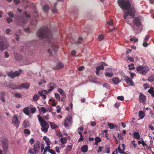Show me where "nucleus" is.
Here are the masks:
<instances>
[{"label":"nucleus","instance_id":"nucleus-44","mask_svg":"<svg viewBox=\"0 0 154 154\" xmlns=\"http://www.w3.org/2000/svg\"><path fill=\"white\" fill-rule=\"evenodd\" d=\"M36 110V109L35 107H31L30 109V112H31L33 114Z\"/></svg>","mask_w":154,"mask_h":154},{"label":"nucleus","instance_id":"nucleus-48","mask_svg":"<svg viewBox=\"0 0 154 154\" xmlns=\"http://www.w3.org/2000/svg\"><path fill=\"white\" fill-rule=\"evenodd\" d=\"M67 120V117H66L65 119L64 122V124L65 127L67 128V123L66 122V121Z\"/></svg>","mask_w":154,"mask_h":154},{"label":"nucleus","instance_id":"nucleus-41","mask_svg":"<svg viewBox=\"0 0 154 154\" xmlns=\"http://www.w3.org/2000/svg\"><path fill=\"white\" fill-rule=\"evenodd\" d=\"M55 96L56 98V99L58 100H60V97L59 94L57 93H55Z\"/></svg>","mask_w":154,"mask_h":154},{"label":"nucleus","instance_id":"nucleus-21","mask_svg":"<svg viewBox=\"0 0 154 154\" xmlns=\"http://www.w3.org/2000/svg\"><path fill=\"white\" fill-rule=\"evenodd\" d=\"M138 114L139 116L141 119H143L145 116L144 112L142 111H139Z\"/></svg>","mask_w":154,"mask_h":154},{"label":"nucleus","instance_id":"nucleus-24","mask_svg":"<svg viewBox=\"0 0 154 154\" xmlns=\"http://www.w3.org/2000/svg\"><path fill=\"white\" fill-rule=\"evenodd\" d=\"M39 97L38 95L35 94L33 97L32 100L34 101H37L39 99Z\"/></svg>","mask_w":154,"mask_h":154},{"label":"nucleus","instance_id":"nucleus-60","mask_svg":"<svg viewBox=\"0 0 154 154\" xmlns=\"http://www.w3.org/2000/svg\"><path fill=\"white\" fill-rule=\"evenodd\" d=\"M60 148L58 146H56V152L57 153H59L60 152Z\"/></svg>","mask_w":154,"mask_h":154},{"label":"nucleus","instance_id":"nucleus-42","mask_svg":"<svg viewBox=\"0 0 154 154\" xmlns=\"http://www.w3.org/2000/svg\"><path fill=\"white\" fill-rule=\"evenodd\" d=\"M57 91L62 96H64V95L63 93V91L61 89L59 88L58 89Z\"/></svg>","mask_w":154,"mask_h":154},{"label":"nucleus","instance_id":"nucleus-38","mask_svg":"<svg viewBox=\"0 0 154 154\" xmlns=\"http://www.w3.org/2000/svg\"><path fill=\"white\" fill-rule=\"evenodd\" d=\"M134 65L133 63H132L131 64L128 65V67H129V70L134 69Z\"/></svg>","mask_w":154,"mask_h":154},{"label":"nucleus","instance_id":"nucleus-10","mask_svg":"<svg viewBox=\"0 0 154 154\" xmlns=\"http://www.w3.org/2000/svg\"><path fill=\"white\" fill-rule=\"evenodd\" d=\"M34 151L35 153L39 151L40 150V142L38 141H36V143L34 144Z\"/></svg>","mask_w":154,"mask_h":154},{"label":"nucleus","instance_id":"nucleus-47","mask_svg":"<svg viewBox=\"0 0 154 154\" xmlns=\"http://www.w3.org/2000/svg\"><path fill=\"white\" fill-rule=\"evenodd\" d=\"M103 148V146L101 147L100 146H99L98 147V150L97 151V152L98 153H99L102 152Z\"/></svg>","mask_w":154,"mask_h":154},{"label":"nucleus","instance_id":"nucleus-32","mask_svg":"<svg viewBox=\"0 0 154 154\" xmlns=\"http://www.w3.org/2000/svg\"><path fill=\"white\" fill-rule=\"evenodd\" d=\"M67 140L66 137H63L61 139L60 141L62 143L64 144L66 143Z\"/></svg>","mask_w":154,"mask_h":154},{"label":"nucleus","instance_id":"nucleus-26","mask_svg":"<svg viewBox=\"0 0 154 154\" xmlns=\"http://www.w3.org/2000/svg\"><path fill=\"white\" fill-rule=\"evenodd\" d=\"M23 125L24 128H27L29 126V122L26 120H25L23 123Z\"/></svg>","mask_w":154,"mask_h":154},{"label":"nucleus","instance_id":"nucleus-40","mask_svg":"<svg viewBox=\"0 0 154 154\" xmlns=\"http://www.w3.org/2000/svg\"><path fill=\"white\" fill-rule=\"evenodd\" d=\"M40 109L43 113H45L47 111V110L46 108L43 106L41 107Z\"/></svg>","mask_w":154,"mask_h":154},{"label":"nucleus","instance_id":"nucleus-19","mask_svg":"<svg viewBox=\"0 0 154 154\" xmlns=\"http://www.w3.org/2000/svg\"><path fill=\"white\" fill-rule=\"evenodd\" d=\"M112 81L113 83L116 84H118L120 82L119 79L118 77H115L112 79Z\"/></svg>","mask_w":154,"mask_h":154},{"label":"nucleus","instance_id":"nucleus-6","mask_svg":"<svg viewBox=\"0 0 154 154\" xmlns=\"http://www.w3.org/2000/svg\"><path fill=\"white\" fill-rule=\"evenodd\" d=\"M20 122L18 120L16 115L13 116L12 119V124L16 128H18L19 126Z\"/></svg>","mask_w":154,"mask_h":154},{"label":"nucleus","instance_id":"nucleus-13","mask_svg":"<svg viewBox=\"0 0 154 154\" xmlns=\"http://www.w3.org/2000/svg\"><path fill=\"white\" fill-rule=\"evenodd\" d=\"M134 24L137 26H140L141 24L140 20L138 18H136L134 19Z\"/></svg>","mask_w":154,"mask_h":154},{"label":"nucleus","instance_id":"nucleus-12","mask_svg":"<svg viewBox=\"0 0 154 154\" xmlns=\"http://www.w3.org/2000/svg\"><path fill=\"white\" fill-rule=\"evenodd\" d=\"M139 102L142 103H144L146 99V97L142 93H140L139 97Z\"/></svg>","mask_w":154,"mask_h":154},{"label":"nucleus","instance_id":"nucleus-31","mask_svg":"<svg viewBox=\"0 0 154 154\" xmlns=\"http://www.w3.org/2000/svg\"><path fill=\"white\" fill-rule=\"evenodd\" d=\"M113 73H110L109 72H106L105 73V75L106 76L112 77L113 76Z\"/></svg>","mask_w":154,"mask_h":154},{"label":"nucleus","instance_id":"nucleus-35","mask_svg":"<svg viewBox=\"0 0 154 154\" xmlns=\"http://www.w3.org/2000/svg\"><path fill=\"white\" fill-rule=\"evenodd\" d=\"M13 36L17 40V41H19L20 38L19 36L18 35L16 34H14L13 35Z\"/></svg>","mask_w":154,"mask_h":154},{"label":"nucleus","instance_id":"nucleus-18","mask_svg":"<svg viewBox=\"0 0 154 154\" xmlns=\"http://www.w3.org/2000/svg\"><path fill=\"white\" fill-rule=\"evenodd\" d=\"M64 65L62 63H59L58 65L55 67H54V69L56 70L58 69H61L63 66Z\"/></svg>","mask_w":154,"mask_h":154},{"label":"nucleus","instance_id":"nucleus-37","mask_svg":"<svg viewBox=\"0 0 154 154\" xmlns=\"http://www.w3.org/2000/svg\"><path fill=\"white\" fill-rule=\"evenodd\" d=\"M134 136L137 138L138 139L140 137V136L138 133L135 132L134 134Z\"/></svg>","mask_w":154,"mask_h":154},{"label":"nucleus","instance_id":"nucleus-22","mask_svg":"<svg viewBox=\"0 0 154 154\" xmlns=\"http://www.w3.org/2000/svg\"><path fill=\"white\" fill-rule=\"evenodd\" d=\"M95 143L96 145H97L98 143L100 142L101 141V139L99 137H97L95 138Z\"/></svg>","mask_w":154,"mask_h":154},{"label":"nucleus","instance_id":"nucleus-43","mask_svg":"<svg viewBox=\"0 0 154 154\" xmlns=\"http://www.w3.org/2000/svg\"><path fill=\"white\" fill-rule=\"evenodd\" d=\"M42 131L45 132H46L48 131V128H45V127H42L41 128Z\"/></svg>","mask_w":154,"mask_h":154},{"label":"nucleus","instance_id":"nucleus-4","mask_svg":"<svg viewBox=\"0 0 154 154\" xmlns=\"http://www.w3.org/2000/svg\"><path fill=\"white\" fill-rule=\"evenodd\" d=\"M149 68L146 66H140L136 68L137 72L143 75H145L149 70Z\"/></svg>","mask_w":154,"mask_h":154},{"label":"nucleus","instance_id":"nucleus-16","mask_svg":"<svg viewBox=\"0 0 154 154\" xmlns=\"http://www.w3.org/2000/svg\"><path fill=\"white\" fill-rule=\"evenodd\" d=\"M88 148L87 145H84L81 148V151L83 152H86L88 151Z\"/></svg>","mask_w":154,"mask_h":154},{"label":"nucleus","instance_id":"nucleus-52","mask_svg":"<svg viewBox=\"0 0 154 154\" xmlns=\"http://www.w3.org/2000/svg\"><path fill=\"white\" fill-rule=\"evenodd\" d=\"M104 36L103 35H100L98 37V38L100 40H102L103 39Z\"/></svg>","mask_w":154,"mask_h":154},{"label":"nucleus","instance_id":"nucleus-64","mask_svg":"<svg viewBox=\"0 0 154 154\" xmlns=\"http://www.w3.org/2000/svg\"><path fill=\"white\" fill-rule=\"evenodd\" d=\"M142 45L143 47H146L147 46L148 44L146 42H144L143 43Z\"/></svg>","mask_w":154,"mask_h":154},{"label":"nucleus","instance_id":"nucleus-14","mask_svg":"<svg viewBox=\"0 0 154 154\" xmlns=\"http://www.w3.org/2000/svg\"><path fill=\"white\" fill-rule=\"evenodd\" d=\"M68 128L71 126L73 122L71 116H68Z\"/></svg>","mask_w":154,"mask_h":154},{"label":"nucleus","instance_id":"nucleus-2","mask_svg":"<svg viewBox=\"0 0 154 154\" xmlns=\"http://www.w3.org/2000/svg\"><path fill=\"white\" fill-rule=\"evenodd\" d=\"M117 3L122 9L128 10L124 13L123 17L124 19H126L128 16H131V18L135 16V9L134 7H131V5L129 0H118Z\"/></svg>","mask_w":154,"mask_h":154},{"label":"nucleus","instance_id":"nucleus-55","mask_svg":"<svg viewBox=\"0 0 154 154\" xmlns=\"http://www.w3.org/2000/svg\"><path fill=\"white\" fill-rule=\"evenodd\" d=\"M34 142V140L33 138H31L29 140L30 143L32 145L33 143Z\"/></svg>","mask_w":154,"mask_h":154},{"label":"nucleus","instance_id":"nucleus-15","mask_svg":"<svg viewBox=\"0 0 154 154\" xmlns=\"http://www.w3.org/2000/svg\"><path fill=\"white\" fill-rule=\"evenodd\" d=\"M108 125L109 126L110 129H115L118 128V125L114 124L112 123H109L108 124Z\"/></svg>","mask_w":154,"mask_h":154},{"label":"nucleus","instance_id":"nucleus-56","mask_svg":"<svg viewBox=\"0 0 154 154\" xmlns=\"http://www.w3.org/2000/svg\"><path fill=\"white\" fill-rule=\"evenodd\" d=\"M150 37L149 35H146L145 38H144V40L147 41L148 40Z\"/></svg>","mask_w":154,"mask_h":154},{"label":"nucleus","instance_id":"nucleus-8","mask_svg":"<svg viewBox=\"0 0 154 154\" xmlns=\"http://www.w3.org/2000/svg\"><path fill=\"white\" fill-rule=\"evenodd\" d=\"M123 78L127 84L131 86H133L134 85L132 80L128 76L125 75L123 76Z\"/></svg>","mask_w":154,"mask_h":154},{"label":"nucleus","instance_id":"nucleus-3","mask_svg":"<svg viewBox=\"0 0 154 154\" xmlns=\"http://www.w3.org/2000/svg\"><path fill=\"white\" fill-rule=\"evenodd\" d=\"M9 46V44L6 39L2 36H0V50L2 51L7 48Z\"/></svg>","mask_w":154,"mask_h":154},{"label":"nucleus","instance_id":"nucleus-58","mask_svg":"<svg viewBox=\"0 0 154 154\" xmlns=\"http://www.w3.org/2000/svg\"><path fill=\"white\" fill-rule=\"evenodd\" d=\"M84 130V127L83 126H81L78 129V131H83Z\"/></svg>","mask_w":154,"mask_h":154},{"label":"nucleus","instance_id":"nucleus-5","mask_svg":"<svg viewBox=\"0 0 154 154\" xmlns=\"http://www.w3.org/2000/svg\"><path fill=\"white\" fill-rule=\"evenodd\" d=\"M1 142L2 143L3 151L6 154L9 147V143L8 140L5 138H3L2 139Z\"/></svg>","mask_w":154,"mask_h":154},{"label":"nucleus","instance_id":"nucleus-20","mask_svg":"<svg viewBox=\"0 0 154 154\" xmlns=\"http://www.w3.org/2000/svg\"><path fill=\"white\" fill-rule=\"evenodd\" d=\"M50 89L48 90L49 91H51L54 88L56 87V85L53 83H51L50 84Z\"/></svg>","mask_w":154,"mask_h":154},{"label":"nucleus","instance_id":"nucleus-11","mask_svg":"<svg viewBox=\"0 0 154 154\" xmlns=\"http://www.w3.org/2000/svg\"><path fill=\"white\" fill-rule=\"evenodd\" d=\"M30 86L29 83L26 82L25 83H22L20 86L19 85V88H25L27 89L29 88Z\"/></svg>","mask_w":154,"mask_h":154},{"label":"nucleus","instance_id":"nucleus-7","mask_svg":"<svg viewBox=\"0 0 154 154\" xmlns=\"http://www.w3.org/2000/svg\"><path fill=\"white\" fill-rule=\"evenodd\" d=\"M21 73L22 70H20L14 72H10L8 73V75L9 77L13 79L15 77L19 76L21 74Z\"/></svg>","mask_w":154,"mask_h":154},{"label":"nucleus","instance_id":"nucleus-49","mask_svg":"<svg viewBox=\"0 0 154 154\" xmlns=\"http://www.w3.org/2000/svg\"><path fill=\"white\" fill-rule=\"evenodd\" d=\"M6 20L7 23L8 24L10 23L11 22L13 21V20L11 18H6Z\"/></svg>","mask_w":154,"mask_h":154},{"label":"nucleus","instance_id":"nucleus-25","mask_svg":"<svg viewBox=\"0 0 154 154\" xmlns=\"http://www.w3.org/2000/svg\"><path fill=\"white\" fill-rule=\"evenodd\" d=\"M51 127L52 129H54L57 127V125L54 122H49Z\"/></svg>","mask_w":154,"mask_h":154},{"label":"nucleus","instance_id":"nucleus-30","mask_svg":"<svg viewBox=\"0 0 154 154\" xmlns=\"http://www.w3.org/2000/svg\"><path fill=\"white\" fill-rule=\"evenodd\" d=\"M37 117L38 119V120L40 122H41L44 121L43 118H42V117L39 115H38Z\"/></svg>","mask_w":154,"mask_h":154},{"label":"nucleus","instance_id":"nucleus-1","mask_svg":"<svg viewBox=\"0 0 154 154\" xmlns=\"http://www.w3.org/2000/svg\"><path fill=\"white\" fill-rule=\"evenodd\" d=\"M37 35L40 38L45 39L49 47L51 48L48 50V52L51 56L53 55V51L55 52L57 48V46L54 43L52 40V37L49 29L45 27L40 29L37 32Z\"/></svg>","mask_w":154,"mask_h":154},{"label":"nucleus","instance_id":"nucleus-9","mask_svg":"<svg viewBox=\"0 0 154 154\" xmlns=\"http://www.w3.org/2000/svg\"><path fill=\"white\" fill-rule=\"evenodd\" d=\"M38 93L42 97L43 99L46 98V95L48 93V91L45 90L39 91L38 92Z\"/></svg>","mask_w":154,"mask_h":154},{"label":"nucleus","instance_id":"nucleus-62","mask_svg":"<svg viewBox=\"0 0 154 154\" xmlns=\"http://www.w3.org/2000/svg\"><path fill=\"white\" fill-rule=\"evenodd\" d=\"M71 55L72 56H74L75 55V54H76V51H75V50L72 51H71Z\"/></svg>","mask_w":154,"mask_h":154},{"label":"nucleus","instance_id":"nucleus-39","mask_svg":"<svg viewBox=\"0 0 154 154\" xmlns=\"http://www.w3.org/2000/svg\"><path fill=\"white\" fill-rule=\"evenodd\" d=\"M148 80L151 82L154 81V77L153 76H151L149 77L148 78Z\"/></svg>","mask_w":154,"mask_h":154},{"label":"nucleus","instance_id":"nucleus-59","mask_svg":"<svg viewBox=\"0 0 154 154\" xmlns=\"http://www.w3.org/2000/svg\"><path fill=\"white\" fill-rule=\"evenodd\" d=\"M52 12L53 13H56L57 12V10L56 9V8H54L52 10Z\"/></svg>","mask_w":154,"mask_h":154},{"label":"nucleus","instance_id":"nucleus-51","mask_svg":"<svg viewBox=\"0 0 154 154\" xmlns=\"http://www.w3.org/2000/svg\"><path fill=\"white\" fill-rule=\"evenodd\" d=\"M11 30L10 29H7L5 30V33L7 35H8L11 32Z\"/></svg>","mask_w":154,"mask_h":154},{"label":"nucleus","instance_id":"nucleus-57","mask_svg":"<svg viewBox=\"0 0 154 154\" xmlns=\"http://www.w3.org/2000/svg\"><path fill=\"white\" fill-rule=\"evenodd\" d=\"M49 152L52 154H56V153L52 149H49Z\"/></svg>","mask_w":154,"mask_h":154},{"label":"nucleus","instance_id":"nucleus-36","mask_svg":"<svg viewBox=\"0 0 154 154\" xmlns=\"http://www.w3.org/2000/svg\"><path fill=\"white\" fill-rule=\"evenodd\" d=\"M47 125V123L46 122L44 121L41 122V125L42 127H45Z\"/></svg>","mask_w":154,"mask_h":154},{"label":"nucleus","instance_id":"nucleus-33","mask_svg":"<svg viewBox=\"0 0 154 154\" xmlns=\"http://www.w3.org/2000/svg\"><path fill=\"white\" fill-rule=\"evenodd\" d=\"M43 139L47 143V145H50L49 143V138H47L46 136H44L43 137Z\"/></svg>","mask_w":154,"mask_h":154},{"label":"nucleus","instance_id":"nucleus-53","mask_svg":"<svg viewBox=\"0 0 154 154\" xmlns=\"http://www.w3.org/2000/svg\"><path fill=\"white\" fill-rule=\"evenodd\" d=\"M141 144L143 146H146L148 147V146H147L146 144L145 143V142L143 140L141 141Z\"/></svg>","mask_w":154,"mask_h":154},{"label":"nucleus","instance_id":"nucleus-23","mask_svg":"<svg viewBox=\"0 0 154 154\" xmlns=\"http://www.w3.org/2000/svg\"><path fill=\"white\" fill-rule=\"evenodd\" d=\"M23 112L26 115H29V109L28 107H26L23 109Z\"/></svg>","mask_w":154,"mask_h":154},{"label":"nucleus","instance_id":"nucleus-54","mask_svg":"<svg viewBox=\"0 0 154 154\" xmlns=\"http://www.w3.org/2000/svg\"><path fill=\"white\" fill-rule=\"evenodd\" d=\"M15 96L17 98H20L22 97L21 95L20 94L18 93L16 94L15 95Z\"/></svg>","mask_w":154,"mask_h":154},{"label":"nucleus","instance_id":"nucleus-34","mask_svg":"<svg viewBox=\"0 0 154 154\" xmlns=\"http://www.w3.org/2000/svg\"><path fill=\"white\" fill-rule=\"evenodd\" d=\"M96 70H99L100 71V70H103L104 69V67L103 65H100L99 66L97 67L96 68Z\"/></svg>","mask_w":154,"mask_h":154},{"label":"nucleus","instance_id":"nucleus-28","mask_svg":"<svg viewBox=\"0 0 154 154\" xmlns=\"http://www.w3.org/2000/svg\"><path fill=\"white\" fill-rule=\"evenodd\" d=\"M14 89H17L19 88V85H16L14 84H11V88Z\"/></svg>","mask_w":154,"mask_h":154},{"label":"nucleus","instance_id":"nucleus-45","mask_svg":"<svg viewBox=\"0 0 154 154\" xmlns=\"http://www.w3.org/2000/svg\"><path fill=\"white\" fill-rule=\"evenodd\" d=\"M8 14L9 16V17H10L12 18L14 17V14H13V12L11 11L8 12Z\"/></svg>","mask_w":154,"mask_h":154},{"label":"nucleus","instance_id":"nucleus-63","mask_svg":"<svg viewBox=\"0 0 154 154\" xmlns=\"http://www.w3.org/2000/svg\"><path fill=\"white\" fill-rule=\"evenodd\" d=\"M96 125V123L95 122H91V125L92 126H94Z\"/></svg>","mask_w":154,"mask_h":154},{"label":"nucleus","instance_id":"nucleus-17","mask_svg":"<svg viewBox=\"0 0 154 154\" xmlns=\"http://www.w3.org/2000/svg\"><path fill=\"white\" fill-rule=\"evenodd\" d=\"M153 90L154 88L152 87H151L148 91V92L151 94V96L153 97H154V91Z\"/></svg>","mask_w":154,"mask_h":154},{"label":"nucleus","instance_id":"nucleus-50","mask_svg":"<svg viewBox=\"0 0 154 154\" xmlns=\"http://www.w3.org/2000/svg\"><path fill=\"white\" fill-rule=\"evenodd\" d=\"M117 99L118 100L121 101H122L124 100V97L123 96H119L117 97Z\"/></svg>","mask_w":154,"mask_h":154},{"label":"nucleus","instance_id":"nucleus-29","mask_svg":"<svg viewBox=\"0 0 154 154\" xmlns=\"http://www.w3.org/2000/svg\"><path fill=\"white\" fill-rule=\"evenodd\" d=\"M117 149L118 150L119 152L121 154H127L126 153H125L124 152V150H123V149H121L120 148V147L119 146V147H118L117 148Z\"/></svg>","mask_w":154,"mask_h":154},{"label":"nucleus","instance_id":"nucleus-61","mask_svg":"<svg viewBox=\"0 0 154 154\" xmlns=\"http://www.w3.org/2000/svg\"><path fill=\"white\" fill-rule=\"evenodd\" d=\"M84 68V67L83 66H79L78 68V69L79 71H81Z\"/></svg>","mask_w":154,"mask_h":154},{"label":"nucleus","instance_id":"nucleus-46","mask_svg":"<svg viewBox=\"0 0 154 154\" xmlns=\"http://www.w3.org/2000/svg\"><path fill=\"white\" fill-rule=\"evenodd\" d=\"M24 132L25 133L27 134H29L30 133V131L27 129H25L24 130Z\"/></svg>","mask_w":154,"mask_h":154},{"label":"nucleus","instance_id":"nucleus-27","mask_svg":"<svg viewBox=\"0 0 154 154\" xmlns=\"http://www.w3.org/2000/svg\"><path fill=\"white\" fill-rule=\"evenodd\" d=\"M49 8V7L48 5H46L43 7V10L45 12H47Z\"/></svg>","mask_w":154,"mask_h":154}]
</instances>
